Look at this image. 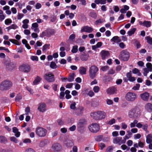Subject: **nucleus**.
<instances>
[{
  "mask_svg": "<svg viewBox=\"0 0 152 152\" xmlns=\"http://www.w3.org/2000/svg\"><path fill=\"white\" fill-rule=\"evenodd\" d=\"M90 115L92 118L96 120H101L105 118L106 114L103 111L98 110L91 113Z\"/></svg>",
  "mask_w": 152,
  "mask_h": 152,
  "instance_id": "1",
  "label": "nucleus"
},
{
  "mask_svg": "<svg viewBox=\"0 0 152 152\" xmlns=\"http://www.w3.org/2000/svg\"><path fill=\"white\" fill-rule=\"evenodd\" d=\"M12 82L9 80H5L0 84V90L3 91L10 89L12 86Z\"/></svg>",
  "mask_w": 152,
  "mask_h": 152,
  "instance_id": "2",
  "label": "nucleus"
},
{
  "mask_svg": "<svg viewBox=\"0 0 152 152\" xmlns=\"http://www.w3.org/2000/svg\"><path fill=\"white\" fill-rule=\"evenodd\" d=\"M128 115L130 118H137L140 116L141 111L138 108H134L129 111Z\"/></svg>",
  "mask_w": 152,
  "mask_h": 152,
  "instance_id": "3",
  "label": "nucleus"
},
{
  "mask_svg": "<svg viewBox=\"0 0 152 152\" xmlns=\"http://www.w3.org/2000/svg\"><path fill=\"white\" fill-rule=\"evenodd\" d=\"M99 69L96 66L93 65L89 67V76L92 79L94 78L96 75Z\"/></svg>",
  "mask_w": 152,
  "mask_h": 152,
  "instance_id": "4",
  "label": "nucleus"
},
{
  "mask_svg": "<svg viewBox=\"0 0 152 152\" xmlns=\"http://www.w3.org/2000/svg\"><path fill=\"white\" fill-rule=\"evenodd\" d=\"M35 132L39 137H43L46 135L47 131L46 129L42 127H38L36 128Z\"/></svg>",
  "mask_w": 152,
  "mask_h": 152,
  "instance_id": "5",
  "label": "nucleus"
},
{
  "mask_svg": "<svg viewBox=\"0 0 152 152\" xmlns=\"http://www.w3.org/2000/svg\"><path fill=\"white\" fill-rule=\"evenodd\" d=\"M125 98L127 101L133 102L137 98V95L134 93L129 92L126 94Z\"/></svg>",
  "mask_w": 152,
  "mask_h": 152,
  "instance_id": "6",
  "label": "nucleus"
},
{
  "mask_svg": "<svg viewBox=\"0 0 152 152\" xmlns=\"http://www.w3.org/2000/svg\"><path fill=\"white\" fill-rule=\"evenodd\" d=\"M129 57V52L126 50H122L119 56V58L123 61H127Z\"/></svg>",
  "mask_w": 152,
  "mask_h": 152,
  "instance_id": "7",
  "label": "nucleus"
},
{
  "mask_svg": "<svg viewBox=\"0 0 152 152\" xmlns=\"http://www.w3.org/2000/svg\"><path fill=\"white\" fill-rule=\"evenodd\" d=\"M88 129L92 133H96L100 129L99 126L97 123H92L88 126Z\"/></svg>",
  "mask_w": 152,
  "mask_h": 152,
  "instance_id": "8",
  "label": "nucleus"
},
{
  "mask_svg": "<svg viewBox=\"0 0 152 152\" xmlns=\"http://www.w3.org/2000/svg\"><path fill=\"white\" fill-rule=\"evenodd\" d=\"M43 77L48 82H53L55 81L54 75L51 72L46 73Z\"/></svg>",
  "mask_w": 152,
  "mask_h": 152,
  "instance_id": "9",
  "label": "nucleus"
},
{
  "mask_svg": "<svg viewBox=\"0 0 152 152\" xmlns=\"http://www.w3.org/2000/svg\"><path fill=\"white\" fill-rule=\"evenodd\" d=\"M19 70L24 72L27 73L29 72L31 70L30 66L27 64H23L19 67Z\"/></svg>",
  "mask_w": 152,
  "mask_h": 152,
  "instance_id": "10",
  "label": "nucleus"
},
{
  "mask_svg": "<svg viewBox=\"0 0 152 152\" xmlns=\"http://www.w3.org/2000/svg\"><path fill=\"white\" fill-rule=\"evenodd\" d=\"M126 142V139L122 140V138L120 137L115 138L113 140V142L114 144H118L120 145L122 144L125 143Z\"/></svg>",
  "mask_w": 152,
  "mask_h": 152,
  "instance_id": "11",
  "label": "nucleus"
},
{
  "mask_svg": "<svg viewBox=\"0 0 152 152\" xmlns=\"http://www.w3.org/2000/svg\"><path fill=\"white\" fill-rule=\"evenodd\" d=\"M38 110L40 112L44 113L47 110L46 105L44 103H41L38 104Z\"/></svg>",
  "mask_w": 152,
  "mask_h": 152,
  "instance_id": "12",
  "label": "nucleus"
},
{
  "mask_svg": "<svg viewBox=\"0 0 152 152\" xmlns=\"http://www.w3.org/2000/svg\"><path fill=\"white\" fill-rule=\"evenodd\" d=\"M51 148L53 151L58 152L61 150L62 147L59 144L56 143L52 145L51 146Z\"/></svg>",
  "mask_w": 152,
  "mask_h": 152,
  "instance_id": "13",
  "label": "nucleus"
},
{
  "mask_svg": "<svg viewBox=\"0 0 152 152\" xmlns=\"http://www.w3.org/2000/svg\"><path fill=\"white\" fill-rule=\"evenodd\" d=\"M141 98L144 101H147L149 97V94L147 92H145L140 95Z\"/></svg>",
  "mask_w": 152,
  "mask_h": 152,
  "instance_id": "14",
  "label": "nucleus"
},
{
  "mask_svg": "<svg viewBox=\"0 0 152 152\" xmlns=\"http://www.w3.org/2000/svg\"><path fill=\"white\" fill-rule=\"evenodd\" d=\"M94 31V29L92 27L88 26H85L81 29V32H85L88 33H91Z\"/></svg>",
  "mask_w": 152,
  "mask_h": 152,
  "instance_id": "15",
  "label": "nucleus"
},
{
  "mask_svg": "<svg viewBox=\"0 0 152 152\" xmlns=\"http://www.w3.org/2000/svg\"><path fill=\"white\" fill-rule=\"evenodd\" d=\"M100 54L102 59L107 58L110 55L109 52L108 51L104 50H102L100 53Z\"/></svg>",
  "mask_w": 152,
  "mask_h": 152,
  "instance_id": "16",
  "label": "nucleus"
},
{
  "mask_svg": "<svg viewBox=\"0 0 152 152\" xmlns=\"http://www.w3.org/2000/svg\"><path fill=\"white\" fill-rule=\"evenodd\" d=\"M84 110V108L82 106H79L77 108V110L75 113L77 116H81L83 115Z\"/></svg>",
  "mask_w": 152,
  "mask_h": 152,
  "instance_id": "17",
  "label": "nucleus"
},
{
  "mask_svg": "<svg viewBox=\"0 0 152 152\" xmlns=\"http://www.w3.org/2000/svg\"><path fill=\"white\" fill-rule=\"evenodd\" d=\"M117 91L116 88L115 87H112L108 88L107 90V92L109 94H113L116 93Z\"/></svg>",
  "mask_w": 152,
  "mask_h": 152,
  "instance_id": "18",
  "label": "nucleus"
},
{
  "mask_svg": "<svg viewBox=\"0 0 152 152\" xmlns=\"http://www.w3.org/2000/svg\"><path fill=\"white\" fill-rule=\"evenodd\" d=\"M64 144L67 147H71L74 145L73 141L71 140H67L64 142Z\"/></svg>",
  "mask_w": 152,
  "mask_h": 152,
  "instance_id": "19",
  "label": "nucleus"
},
{
  "mask_svg": "<svg viewBox=\"0 0 152 152\" xmlns=\"http://www.w3.org/2000/svg\"><path fill=\"white\" fill-rule=\"evenodd\" d=\"M87 69L84 66H81L79 69V73L81 75H85L86 73Z\"/></svg>",
  "mask_w": 152,
  "mask_h": 152,
  "instance_id": "20",
  "label": "nucleus"
},
{
  "mask_svg": "<svg viewBox=\"0 0 152 152\" xmlns=\"http://www.w3.org/2000/svg\"><path fill=\"white\" fill-rule=\"evenodd\" d=\"M29 22V20L28 19L24 20L22 21L23 23V25L22 26V28L24 29L27 28L28 27V23Z\"/></svg>",
  "mask_w": 152,
  "mask_h": 152,
  "instance_id": "21",
  "label": "nucleus"
},
{
  "mask_svg": "<svg viewBox=\"0 0 152 152\" xmlns=\"http://www.w3.org/2000/svg\"><path fill=\"white\" fill-rule=\"evenodd\" d=\"M145 109L149 112H152V104L150 103H147L145 105Z\"/></svg>",
  "mask_w": 152,
  "mask_h": 152,
  "instance_id": "22",
  "label": "nucleus"
},
{
  "mask_svg": "<svg viewBox=\"0 0 152 152\" xmlns=\"http://www.w3.org/2000/svg\"><path fill=\"white\" fill-rule=\"evenodd\" d=\"M146 142L148 144L151 143L152 142V134H149L146 136Z\"/></svg>",
  "mask_w": 152,
  "mask_h": 152,
  "instance_id": "23",
  "label": "nucleus"
},
{
  "mask_svg": "<svg viewBox=\"0 0 152 152\" xmlns=\"http://www.w3.org/2000/svg\"><path fill=\"white\" fill-rule=\"evenodd\" d=\"M41 80V78L39 76H37L36 77H35L34 80L33 82V85H36L38 84Z\"/></svg>",
  "mask_w": 152,
  "mask_h": 152,
  "instance_id": "24",
  "label": "nucleus"
},
{
  "mask_svg": "<svg viewBox=\"0 0 152 152\" xmlns=\"http://www.w3.org/2000/svg\"><path fill=\"white\" fill-rule=\"evenodd\" d=\"M6 67L9 69H12L15 67V65L12 63L9 62L6 64Z\"/></svg>",
  "mask_w": 152,
  "mask_h": 152,
  "instance_id": "25",
  "label": "nucleus"
},
{
  "mask_svg": "<svg viewBox=\"0 0 152 152\" xmlns=\"http://www.w3.org/2000/svg\"><path fill=\"white\" fill-rule=\"evenodd\" d=\"M13 132L15 133V136L17 137H19L20 135V132H18V129L15 127L13 128Z\"/></svg>",
  "mask_w": 152,
  "mask_h": 152,
  "instance_id": "26",
  "label": "nucleus"
},
{
  "mask_svg": "<svg viewBox=\"0 0 152 152\" xmlns=\"http://www.w3.org/2000/svg\"><path fill=\"white\" fill-rule=\"evenodd\" d=\"M151 24V22L150 21H144L142 23L143 26L146 27H150Z\"/></svg>",
  "mask_w": 152,
  "mask_h": 152,
  "instance_id": "27",
  "label": "nucleus"
},
{
  "mask_svg": "<svg viewBox=\"0 0 152 152\" xmlns=\"http://www.w3.org/2000/svg\"><path fill=\"white\" fill-rule=\"evenodd\" d=\"M89 15L91 18L94 19H96L97 17L96 13L94 11L90 12L89 14Z\"/></svg>",
  "mask_w": 152,
  "mask_h": 152,
  "instance_id": "28",
  "label": "nucleus"
},
{
  "mask_svg": "<svg viewBox=\"0 0 152 152\" xmlns=\"http://www.w3.org/2000/svg\"><path fill=\"white\" fill-rule=\"evenodd\" d=\"M47 36H50L54 34V31L53 30L48 29L46 30Z\"/></svg>",
  "mask_w": 152,
  "mask_h": 152,
  "instance_id": "29",
  "label": "nucleus"
},
{
  "mask_svg": "<svg viewBox=\"0 0 152 152\" xmlns=\"http://www.w3.org/2000/svg\"><path fill=\"white\" fill-rule=\"evenodd\" d=\"M136 30V28H132L127 32V34L129 36H131L134 33Z\"/></svg>",
  "mask_w": 152,
  "mask_h": 152,
  "instance_id": "30",
  "label": "nucleus"
},
{
  "mask_svg": "<svg viewBox=\"0 0 152 152\" xmlns=\"http://www.w3.org/2000/svg\"><path fill=\"white\" fill-rule=\"evenodd\" d=\"M145 38L149 44L152 45V38L149 36H148L146 37Z\"/></svg>",
  "mask_w": 152,
  "mask_h": 152,
  "instance_id": "31",
  "label": "nucleus"
},
{
  "mask_svg": "<svg viewBox=\"0 0 152 152\" xmlns=\"http://www.w3.org/2000/svg\"><path fill=\"white\" fill-rule=\"evenodd\" d=\"M50 67L52 69H55L58 67V66L53 61H52L50 65Z\"/></svg>",
  "mask_w": 152,
  "mask_h": 152,
  "instance_id": "32",
  "label": "nucleus"
},
{
  "mask_svg": "<svg viewBox=\"0 0 152 152\" xmlns=\"http://www.w3.org/2000/svg\"><path fill=\"white\" fill-rule=\"evenodd\" d=\"M132 72L133 73L137 74V75L139 76H140L141 75V74L139 72V69L136 68L133 69Z\"/></svg>",
  "mask_w": 152,
  "mask_h": 152,
  "instance_id": "33",
  "label": "nucleus"
},
{
  "mask_svg": "<svg viewBox=\"0 0 152 152\" xmlns=\"http://www.w3.org/2000/svg\"><path fill=\"white\" fill-rule=\"evenodd\" d=\"M3 11L0 10V21H2L5 18V16L3 14Z\"/></svg>",
  "mask_w": 152,
  "mask_h": 152,
  "instance_id": "34",
  "label": "nucleus"
},
{
  "mask_svg": "<svg viewBox=\"0 0 152 152\" xmlns=\"http://www.w3.org/2000/svg\"><path fill=\"white\" fill-rule=\"evenodd\" d=\"M146 66L150 72H152V64L150 63H148L146 64Z\"/></svg>",
  "mask_w": 152,
  "mask_h": 152,
  "instance_id": "35",
  "label": "nucleus"
},
{
  "mask_svg": "<svg viewBox=\"0 0 152 152\" xmlns=\"http://www.w3.org/2000/svg\"><path fill=\"white\" fill-rule=\"evenodd\" d=\"M9 41L16 45H20V43L18 41L15 39H9Z\"/></svg>",
  "mask_w": 152,
  "mask_h": 152,
  "instance_id": "36",
  "label": "nucleus"
},
{
  "mask_svg": "<svg viewBox=\"0 0 152 152\" xmlns=\"http://www.w3.org/2000/svg\"><path fill=\"white\" fill-rule=\"evenodd\" d=\"M12 20L10 18H7L4 21V23L5 25H8L12 23Z\"/></svg>",
  "mask_w": 152,
  "mask_h": 152,
  "instance_id": "37",
  "label": "nucleus"
},
{
  "mask_svg": "<svg viewBox=\"0 0 152 152\" xmlns=\"http://www.w3.org/2000/svg\"><path fill=\"white\" fill-rule=\"evenodd\" d=\"M78 51V46L77 45H75L73 47L71 50L72 52L73 53H76Z\"/></svg>",
  "mask_w": 152,
  "mask_h": 152,
  "instance_id": "38",
  "label": "nucleus"
},
{
  "mask_svg": "<svg viewBox=\"0 0 152 152\" xmlns=\"http://www.w3.org/2000/svg\"><path fill=\"white\" fill-rule=\"evenodd\" d=\"M22 98V95L19 94H18L15 98V101H19V100H21Z\"/></svg>",
  "mask_w": 152,
  "mask_h": 152,
  "instance_id": "39",
  "label": "nucleus"
},
{
  "mask_svg": "<svg viewBox=\"0 0 152 152\" xmlns=\"http://www.w3.org/2000/svg\"><path fill=\"white\" fill-rule=\"evenodd\" d=\"M74 75H71L67 78V81L69 82H71L74 80Z\"/></svg>",
  "mask_w": 152,
  "mask_h": 152,
  "instance_id": "40",
  "label": "nucleus"
},
{
  "mask_svg": "<svg viewBox=\"0 0 152 152\" xmlns=\"http://www.w3.org/2000/svg\"><path fill=\"white\" fill-rule=\"evenodd\" d=\"M138 121L136 120L134 121L133 122L131 123L130 124V127L131 128L134 127L135 126V125L137 123Z\"/></svg>",
  "mask_w": 152,
  "mask_h": 152,
  "instance_id": "41",
  "label": "nucleus"
},
{
  "mask_svg": "<svg viewBox=\"0 0 152 152\" xmlns=\"http://www.w3.org/2000/svg\"><path fill=\"white\" fill-rule=\"evenodd\" d=\"M76 103L75 102H73L70 105V108L71 109L75 110L76 108Z\"/></svg>",
  "mask_w": 152,
  "mask_h": 152,
  "instance_id": "42",
  "label": "nucleus"
},
{
  "mask_svg": "<svg viewBox=\"0 0 152 152\" xmlns=\"http://www.w3.org/2000/svg\"><path fill=\"white\" fill-rule=\"evenodd\" d=\"M114 147L112 146H110L108 147L106 149L107 152H112Z\"/></svg>",
  "mask_w": 152,
  "mask_h": 152,
  "instance_id": "43",
  "label": "nucleus"
},
{
  "mask_svg": "<svg viewBox=\"0 0 152 152\" xmlns=\"http://www.w3.org/2000/svg\"><path fill=\"white\" fill-rule=\"evenodd\" d=\"M7 141V139L4 137L1 136H0V142H4Z\"/></svg>",
  "mask_w": 152,
  "mask_h": 152,
  "instance_id": "44",
  "label": "nucleus"
},
{
  "mask_svg": "<svg viewBox=\"0 0 152 152\" xmlns=\"http://www.w3.org/2000/svg\"><path fill=\"white\" fill-rule=\"evenodd\" d=\"M99 87L98 86H95L93 88V90L95 93H97L99 92Z\"/></svg>",
  "mask_w": 152,
  "mask_h": 152,
  "instance_id": "45",
  "label": "nucleus"
},
{
  "mask_svg": "<svg viewBox=\"0 0 152 152\" xmlns=\"http://www.w3.org/2000/svg\"><path fill=\"white\" fill-rule=\"evenodd\" d=\"M144 72L143 75L145 76H147V74L150 72L149 70L146 68H145L143 69Z\"/></svg>",
  "mask_w": 152,
  "mask_h": 152,
  "instance_id": "46",
  "label": "nucleus"
},
{
  "mask_svg": "<svg viewBox=\"0 0 152 152\" xmlns=\"http://www.w3.org/2000/svg\"><path fill=\"white\" fill-rule=\"evenodd\" d=\"M10 140L11 141L15 143L18 142V140L17 139L14 137H11L10 138Z\"/></svg>",
  "mask_w": 152,
  "mask_h": 152,
  "instance_id": "47",
  "label": "nucleus"
},
{
  "mask_svg": "<svg viewBox=\"0 0 152 152\" xmlns=\"http://www.w3.org/2000/svg\"><path fill=\"white\" fill-rule=\"evenodd\" d=\"M24 15L22 13H18L17 15V19L18 20H20L24 16Z\"/></svg>",
  "mask_w": 152,
  "mask_h": 152,
  "instance_id": "48",
  "label": "nucleus"
},
{
  "mask_svg": "<svg viewBox=\"0 0 152 152\" xmlns=\"http://www.w3.org/2000/svg\"><path fill=\"white\" fill-rule=\"evenodd\" d=\"M140 87V84H137L136 85L134 86L132 88V89L134 90H138Z\"/></svg>",
  "mask_w": 152,
  "mask_h": 152,
  "instance_id": "49",
  "label": "nucleus"
},
{
  "mask_svg": "<svg viewBox=\"0 0 152 152\" xmlns=\"http://www.w3.org/2000/svg\"><path fill=\"white\" fill-rule=\"evenodd\" d=\"M50 46V44H45L42 47V50L45 51Z\"/></svg>",
  "mask_w": 152,
  "mask_h": 152,
  "instance_id": "50",
  "label": "nucleus"
},
{
  "mask_svg": "<svg viewBox=\"0 0 152 152\" xmlns=\"http://www.w3.org/2000/svg\"><path fill=\"white\" fill-rule=\"evenodd\" d=\"M109 68V67L107 66H103L101 67V70L105 72L107 71Z\"/></svg>",
  "mask_w": 152,
  "mask_h": 152,
  "instance_id": "51",
  "label": "nucleus"
},
{
  "mask_svg": "<svg viewBox=\"0 0 152 152\" xmlns=\"http://www.w3.org/2000/svg\"><path fill=\"white\" fill-rule=\"evenodd\" d=\"M106 102L107 104L108 105H112L113 103V101L109 99H107L106 100Z\"/></svg>",
  "mask_w": 152,
  "mask_h": 152,
  "instance_id": "52",
  "label": "nucleus"
},
{
  "mask_svg": "<svg viewBox=\"0 0 152 152\" xmlns=\"http://www.w3.org/2000/svg\"><path fill=\"white\" fill-rule=\"evenodd\" d=\"M115 119L114 118H113L112 119L110 120L108 123V124L110 125H112L113 124L115 123Z\"/></svg>",
  "mask_w": 152,
  "mask_h": 152,
  "instance_id": "53",
  "label": "nucleus"
},
{
  "mask_svg": "<svg viewBox=\"0 0 152 152\" xmlns=\"http://www.w3.org/2000/svg\"><path fill=\"white\" fill-rule=\"evenodd\" d=\"M87 95L90 97H92L94 95V94L93 91L92 90H90L89 91Z\"/></svg>",
  "mask_w": 152,
  "mask_h": 152,
  "instance_id": "54",
  "label": "nucleus"
},
{
  "mask_svg": "<svg viewBox=\"0 0 152 152\" xmlns=\"http://www.w3.org/2000/svg\"><path fill=\"white\" fill-rule=\"evenodd\" d=\"M141 137V134H134V139H140Z\"/></svg>",
  "mask_w": 152,
  "mask_h": 152,
  "instance_id": "55",
  "label": "nucleus"
},
{
  "mask_svg": "<svg viewBox=\"0 0 152 152\" xmlns=\"http://www.w3.org/2000/svg\"><path fill=\"white\" fill-rule=\"evenodd\" d=\"M104 21V20L103 19H99L96 20L95 21V23L96 25H97L99 24V23H103Z\"/></svg>",
  "mask_w": 152,
  "mask_h": 152,
  "instance_id": "56",
  "label": "nucleus"
},
{
  "mask_svg": "<svg viewBox=\"0 0 152 152\" xmlns=\"http://www.w3.org/2000/svg\"><path fill=\"white\" fill-rule=\"evenodd\" d=\"M31 60L33 61H38V57L36 56H32L31 57Z\"/></svg>",
  "mask_w": 152,
  "mask_h": 152,
  "instance_id": "57",
  "label": "nucleus"
},
{
  "mask_svg": "<svg viewBox=\"0 0 152 152\" xmlns=\"http://www.w3.org/2000/svg\"><path fill=\"white\" fill-rule=\"evenodd\" d=\"M39 25L37 23H34L32 24L31 29H33L34 28L38 27Z\"/></svg>",
  "mask_w": 152,
  "mask_h": 152,
  "instance_id": "58",
  "label": "nucleus"
},
{
  "mask_svg": "<svg viewBox=\"0 0 152 152\" xmlns=\"http://www.w3.org/2000/svg\"><path fill=\"white\" fill-rule=\"evenodd\" d=\"M121 126L122 129H125L127 127V125L124 123H122L121 124Z\"/></svg>",
  "mask_w": 152,
  "mask_h": 152,
  "instance_id": "59",
  "label": "nucleus"
},
{
  "mask_svg": "<svg viewBox=\"0 0 152 152\" xmlns=\"http://www.w3.org/2000/svg\"><path fill=\"white\" fill-rule=\"evenodd\" d=\"M31 142V140L28 138L25 139L23 140V142L24 143H30Z\"/></svg>",
  "mask_w": 152,
  "mask_h": 152,
  "instance_id": "60",
  "label": "nucleus"
},
{
  "mask_svg": "<svg viewBox=\"0 0 152 152\" xmlns=\"http://www.w3.org/2000/svg\"><path fill=\"white\" fill-rule=\"evenodd\" d=\"M42 7V5L41 4L37 3L35 6V9H39Z\"/></svg>",
  "mask_w": 152,
  "mask_h": 152,
  "instance_id": "61",
  "label": "nucleus"
},
{
  "mask_svg": "<svg viewBox=\"0 0 152 152\" xmlns=\"http://www.w3.org/2000/svg\"><path fill=\"white\" fill-rule=\"evenodd\" d=\"M10 26L11 29L15 30L18 28V26L15 24H12Z\"/></svg>",
  "mask_w": 152,
  "mask_h": 152,
  "instance_id": "62",
  "label": "nucleus"
},
{
  "mask_svg": "<svg viewBox=\"0 0 152 152\" xmlns=\"http://www.w3.org/2000/svg\"><path fill=\"white\" fill-rule=\"evenodd\" d=\"M65 96V94L63 92H61L60 94L59 98L61 99H63Z\"/></svg>",
  "mask_w": 152,
  "mask_h": 152,
  "instance_id": "63",
  "label": "nucleus"
},
{
  "mask_svg": "<svg viewBox=\"0 0 152 152\" xmlns=\"http://www.w3.org/2000/svg\"><path fill=\"white\" fill-rule=\"evenodd\" d=\"M25 152H35L34 150L31 148H28L25 151Z\"/></svg>",
  "mask_w": 152,
  "mask_h": 152,
  "instance_id": "64",
  "label": "nucleus"
}]
</instances>
